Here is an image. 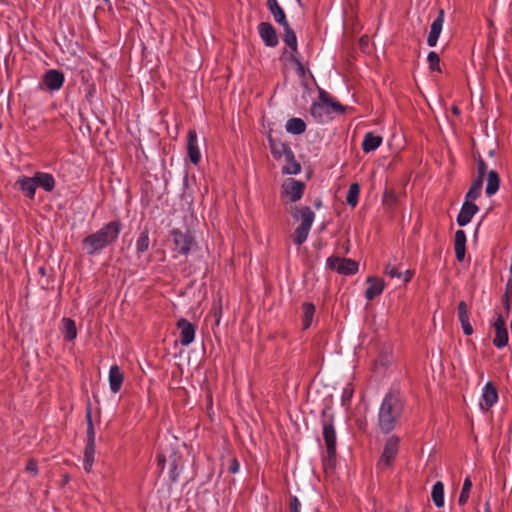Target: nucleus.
Here are the masks:
<instances>
[{"mask_svg": "<svg viewBox=\"0 0 512 512\" xmlns=\"http://www.w3.org/2000/svg\"><path fill=\"white\" fill-rule=\"evenodd\" d=\"M122 225L120 221H111L98 231L89 234L82 240V249L87 255H95L111 245L118 238Z\"/></svg>", "mask_w": 512, "mask_h": 512, "instance_id": "obj_1", "label": "nucleus"}, {"mask_svg": "<svg viewBox=\"0 0 512 512\" xmlns=\"http://www.w3.org/2000/svg\"><path fill=\"white\" fill-rule=\"evenodd\" d=\"M404 403L397 393H388L384 397L378 413V426L387 434L395 429L402 416Z\"/></svg>", "mask_w": 512, "mask_h": 512, "instance_id": "obj_2", "label": "nucleus"}, {"mask_svg": "<svg viewBox=\"0 0 512 512\" xmlns=\"http://www.w3.org/2000/svg\"><path fill=\"white\" fill-rule=\"evenodd\" d=\"M323 438L326 446V454L323 456V467L325 471L333 470L336 466V431L334 428V417L330 408L325 407L321 413Z\"/></svg>", "mask_w": 512, "mask_h": 512, "instance_id": "obj_3", "label": "nucleus"}, {"mask_svg": "<svg viewBox=\"0 0 512 512\" xmlns=\"http://www.w3.org/2000/svg\"><path fill=\"white\" fill-rule=\"evenodd\" d=\"M292 216L295 219H301V223L295 229L291 238L296 245H302L307 240L315 214L310 207L304 206L299 210L295 208V211L292 212Z\"/></svg>", "mask_w": 512, "mask_h": 512, "instance_id": "obj_4", "label": "nucleus"}, {"mask_svg": "<svg viewBox=\"0 0 512 512\" xmlns=\"http://www.w3.org/2000/svg\"><path fill=\"white\" fill-rule=\"evenodd\" d=\"M400 439L399 437L392 435L390 436L384 445L383 452L378 460L377 467L384 470L390 467L398 453Z\"/></svg>", "mask_w": 512, "mask_h": 512, "instance_id": "obj_5", "label": "nucleus"}, {"mask_svg": "<svg viewBox=\"0 0 512 512\" xmlns=\"http://www.w3.org/2000/svg\"><path fill=\"white\" fill-rule=\"evenodd\" d=\"M327 266L343 275H353L358 271V263L352 259L337 256L327 259Z\"/></svg>", "mask_w": 512, "mask_h": 512, "instance_id": "obj_6", "label": "nucleus"}, {"mask_svg": "<svg viewBox=\"0 0 512 512\" xmlns=\"http://www.w3.org/2000/svg\"><path fill=\"white\" fill-rule=\"evenodd\" d=\"M175 250L182 255H187L194 244V239L189 232H182L179 229H173L171 231Z\"/></svg>", "mask_w": 512, "mask_h": 512, "instance_id": "obj_7", "label": "nucleus"}, {"mask_svg": "<svg viewBox=\"0 0 512 512\" xmlns=\"http://www.w3.org/2000/svg\"><path fill=\"white\" fill-rule=\"evenodd\" d=\"M284 193L289 197L291 202L300 200L305 190V183L293 178L287 179L282 185Z\"/></svg>", "mask_w": 512, "mask_h": 512, "instance_id": "obj_8", "label": "nucleus"}, {"mask_svg": "<svg viewBox=\"0 0 512 512\" xmlns=\"http://www.w3.org/2000/svg\"><path fill=\"white\" fill-rule=\"evenodd\" d=\"M64 74L63 72L57 70V69H50L45 72L43 75V83L46 86V88L50 91H57L61 89V87L64 84Z\"/></svg>", "mask_w": 512, "mask_h": 512, "instance_id": "obj_9", "label": "nucleus"}, {"mask_svg": "<svg viewBox=\"0 0 512 512\" xmlns=\"http://www.w3.org/2000/svg\"><path fill=\"white\" fill-rule=\"evenodd\" d=\"M177 327L180 330L179 341L183 346H188L194 341L196 327L185 318H181L177 322Z\"/></svg>", "mask_w": 512, "mask_h": 512, "instance_id": "obj_10", "label": "nucleus"}, {"mask_svg": "<svg viewBox=\"0 0 512 512\" xmlns=\"http://www.w3.org/2000/svg\"><path fill=\"white\" fill-rule=\"evenodd\" d=\"M482 402L480 406L483 410L488 411L498 401V391L492 382H487L483 388Z\"/></svg>", "mask_w": 512, "mask_h": 512, "instance_id": "obj_11", "label": "nucleus"}, {"mask_svg": "<svg viewBox=\"0 0 512 512\" xmlns=\"http://www.w3.org/2000/svg\"><path fill=\"white\" fill-rule=\"evenodd\" d=\"M258 32L263 42L269 47L278 44V37L275 28L268 22H261L258 25Z\"/></svg>", "mask_w": 512, "mask_h": 512, "instance_id": "obj_12", "label": "nucleus"}, {"mask_svg": "<svg viewBox=\"0 0 512 512\" xmlns=\"http://www.w3.org/2000/svg\"><path fill=\"white\" fill-rule=\"evenodd\" d=\"M187 153L189 160L197 165L201 159V153L197 142V133L195 130L190 129L187 134Z\"/></svg>", "mask_w": 512, "mask_h": 512, "instance_id": "obj_13", "label": "nucleus"}, {"mask_svg": "<svg viewBox=\"0 0 512 512\" xmlns=\"http://www.w3.org/2000/svg\"><path fill=\"white\" fill-rule=\"evenodd\" d=\"M495 337L493 344L497 348H502L508 343V332L505 326V321L501 315H498L496 322L494 323Z\"/></svg>", "mask_w": 512, "mask_h": 512, "instance_id": "obj_14", "label": "nucleus"}, {"mask_svg": "<svg viewBox=\"0 0 512 512\" xmlns=\"http://www.w3.org/2000/svg\"><path fill=\"white\" fill-rule=\"evenodd\" d=\"M444 23V10L440 9L437 18L432 22L430 32L427 38V44L434 47L437 44L439 35Z\"/></svg>", "mask_w": 512, "mask_h": 512, "instance_id": "obj_15", "label": "nucleus"}, {"mask_svg": "<svg viewBox=\"0 0 512 512\" xmlns=\"http://www.w3.org/2000/svg\"><path fill=\"white\" fill-rule=\"evenodd\" d=\"M367 283L369 286L365 291V297L368 301H371L383 292L385 283L383 279L376 276H369Z\"/></svg>", "mask_w": 512, "mask_h": 512, "instance_id": "obj_16", "label": "nucleus"}, {"mask_svg": "<svg viewBox=\"0 0 512 512\" xmlns=\"http://www.w3.org/2000/svg\"><path fill=\"white\" fill-rule=\"evenodd\" d=\"M479 208L472 202H464L461 210L457 216V223L459 226L467 225L472 217L478 212Z\"/></svg>", "mask_w": 512, "mask_h": 512, "instance_id": "obj_17", "label": "nucleus"}, {"mask_svg": "<svg viewBox=\"0 0 512 512\" xmlns=\"http://www.w3.org/2000/svg\"><path fill=\"white\" fill-rule=\"evenodd\" d=\"M124 381V373L118 365L111 366L109 370V386L113 393L120 391Z\"/></svg>", "mask_w": 512, "mask_h": 512, "instance_id": "obj_18", "label": "nucleus"}, {"mask_svg": "<svg viewBox=\"0 0 512 512\" xmlns=\"http://www.w3.org/2000/svg\"><path fill=\"white\" fill-rule=\"evenodd\" d=\"M454 250L456 259L462 262L466 252V234L463 230H457L455 233Z\"/></svg>", "mask_w": 512, "mask_h": 512, "instance_id": "obj_19", "label": "nucleus"}, {"mask_svg": "<svg viewBox=\"0 0 512 512\" xmlns=\"http://www.w3.org/2000/svg\"><path fill=\"white\" fill-rule=\"evenodd\" d=\"M268 140L271 153L275 159L285 158L288 155V151H292L288 144L273 139L271 136H269Z\"/></svg>", "mask_w": 512, "mask_h": 512, "instance_id": "obj_20", "label": "nucleus"}, {"mask_svg": "<svg viewBox=\"0 0 512 512\" xmlns=\"http://www.w3.org/2000/svg\"><path fill=\"white\" fill-rule=\"evenodd\" d=\"M33 177L37 187H41L47 192H51L54 189L55 179L51 174L36 172Z\"/></svg>", "mask_w": 512, "mask_h": 512, "instance_id": "obj_21", "label": "nucleus"}, {"mask_svg": "<svg viewBox=\"0 0 512 512\" xmlns=\"http://www.w3.org/2000/svg\"><path fill=\"white\" fill-rule=\"evenodd\" d=\"M382 137L379 135H375L372 132H368L365 134L363 142H362V150L365 153L372 152L376 150L382 144Z\"/></svg>", "mask_w": 512, "mask_h": 512, "instance_id": "obj_22", "label": "nucleus"}, {"mask_svg": "<svg viewBox=\"0 0 512 512\" xmlns=\"http://www.w3.org/2000/svg\"><path fill=\"white\" fill-rule=\"evenodd\" d=\"M301 165L295 159L293 151H288V155L285 157V165L282 168V173L287 175H295L300 173Z\"/></svg>", "mask_w": 512, "mask_h": 512, "instance_id": "obj_23", "label": "nucleus"}, {"mask_svg": "<svg viewBox=\"0 0 512 512\" xmlns=\"http://www.w3.org/2000/svg\"><path fill=\"white\" fill-rule=\"evenodd\" d=\"M267 6L277 23H279L282 26L285 23H288V21L286 20L285 13L278 4L277 0H267Z\"/></svg>", "mask_w": 512, "mask_h": 512, "instance_id": "obj_24", "label": "nucleus"}, {"mask_svg": "<svg viewBox=\"0 0 512 512\" xmlns=\"http://www.w3.org/2000/svg\"><path fill=\"white\" fill-rule=\"evenodd\" d=\"M20 186L21 191L30 199L34 198L36 190V182L34 177H24L17 182Z\"/></svg>", "mask_w": 512, "mask_h": 512, "instance_id": "obj_25", "label": "nucleus"}, {"mask_svg": "<svg viewBox=\"0 0 512 512\" xmlns=\"http://www.w3.org/2000/svg\"><path fill=\"white\" fill-rule=\"evenodd\" d=\"M499 185L500 178L498 173L495 170L489 171L487 174V185L485 190L486 194L488 196L494 195L498 191Z\"/></svg>", "mask_w": 512, "mask_h": 512, "instance_id": "obj_26", "label": "nucleus"}, {"mask_svg": "<svg viewBox=\"0 0 512 512\" xmlns=\"http://www.w3.org/2000/svg\"><path fill=\"white\" fill-rule=\"evenodd\" d=\"M286 130L287 132L294 134V135H300L305 132L306 130V124L301 118H291L286 123Z\"/></svg>", "mask_w": 512, "mask_h": 512, "instance_id": "obj_27", "label": "nucleus"}, {"mask_svg": "<svg viewBox=\"0 0 512 512\" xmlns=\"http://www.w3.org/2000/svg\"><path fill=\"white\" fill-rule=\"evenodd\" d=\"M64 330L63 336L66 341H72L77 336V329L75 321L71 318H63L62 319Z\"/></svg>", "mask_w": 512, "mask_h": 512, "instance_id": "obj_28", "label": "nucleus"}, {"mask_svg": "<svg viewBox=\"0 0 512 512\" xmlns=\"http://www.w3.org/2000/svg\"><path fill=\"white\" fill-rule=\"evenodd\" d=\"M95 455V444H86L84 449L83 467L89 473L92 470Z\"/></svg>", "mask_w": 512, "mask_h": 512, "instance_id": "obj_29", "label": "nucleus"}, {"mask_svg": "<svg viewBox=\"0 0 512 512\" xmlns=\"http://www.w3.org/2000/svg\"><path fill=\"white\" fill-rule=\"evenodd\" d=\"M431 497L437 507L444 505V484L441 481H437L433 485Z\"/></svg>", "mask_w": 512, "mask_h": 512, "instance_id": "obj_30", "label": "nucleus"}, {"mask_svg": "<svg viewBox=\"0 0 512 512\" xmlns=\"http://www.w3.org/2000/svg\"><path fill=\"white\" fill-rule=\"evenodd\" d=\"M284 28V37L283 41L285 44L290 47L294 52L297 51V38L293 29L290 27L289 23H285L283 25Z\"/></svg>", "mask_w": 512, "mask_h": 512, "instance_id": "obj_31", "label": "nucleus"}, {"mask_svg": "<svg viewBox=\"0 0 512 512\" xmlns=\"http://www.w3.org/2000/svg\"><path fill=\"white\" fill-rule=\"evenodd\" d=\"M303 319L302 326L304 329H308L311 326L313 316L315 314V306L312 303L305 302L302 305Z\"/></svg>", "mask_w": 512, "mask_h": 512, "instance_id": "obj_32", "label": "nucleus"}, {"mask_svg": "<svg viewBox=\"0 0 512 512\" xmlns=\"http://www.w3.org/2000/svg\"><path fill=\"white\" fill-rule=\"evenodd\" d=\"M483 182H481L480 179H474L468 192L465 196V202H472L475 201L479 195L481 194Z\"/></svg>", "mask_w": 512, "mask_h": 512, "instance_id": "obj_33", "label": "nucleus"}, {"mask_svg": "<svg viewBox=\"0 0 512 512\" xmlns=\"http://www.w3.org/2000/svg\"><path fill=\"white\" fill-rule=\"evenodd\" d=\"M150 240H149V231L145 228L139 235L136 241V250L138 254H142L149 249Z\"/></svg>", "mask_w": 512, "mask_h": 512, "instance_id": "obj_34", "label": "nucleus"}, {"mask_svg": "<svg viewBox=\"0 0 512 512\" xmlns=\"http://www.w3.org/2000/svg\"><path fill=\"white\" fill-rule=\"evenodd\" d=\"M360 193V186L358 183H353L350 185L347 196H346V202L352 206L355 207L358 204V198Z\"/></svg>", "mask_w": 512, "mask_h": 512, "instance_id": "obj_35", "label": "nucleus"}, {"mask_svg": "<svg viewBox=\"0 0 512 512\" xmlns=\"http://www.w3.org/2000/svg\"><path fill=\"white\" fill-rule=\"evenodd\" d=\"M471 488H472V481L470 480V478L467 477L464 480L462 490H461V493L459 496V500H458L459 505H464L467 503V501L469 499V493H470Z\"/></svg>", "mask_w": 512, "mask_h": 512, "instance_id": "obj_36", "label": "nucleus"}, {"mask_svg": "<svg viewBox=\"0 0 512 512\" xmlns=\"http://www.w3.org/2000/svg\"><path fill=\"white\" fill-rule=\"evenodd\" d=\"M427 61H428L430 70L440 72V58L436 52H434V51L429 52V54L427 56Z\"/></svg>", "mask_w": 512, "mask_h": 512, "instance_id": "obj_37", "label": "nucleus"}, {"mask_svg": "<svg viewBox=\"0 0 512 512\" xmlns=\"http://www.w3.org/2000/svg\"><path fill=\"white\" fill-rule=\"evenodd\" d=\"M384 274L390 278H401L402 272L390 262L384 268Z\"/></svg>", "mask_w": 512, "mask_h": 512, "instance_id": "obj_38", "label": "nucleus"}, {"mask_svg": "<svg viewBox=\"0 0 512 512\" xmlns=\"http://www.w3.org/2000/svg\"><path fill=\"white\" fill-rule=\"evenodd\" d=\"M487 173V165L481 156L477 159V177L475 179H480L483 182L485 175Z\"/></svg>", "mask_w": 512, "mask_h": 512, "instance_id": "obj_39", "label": "nucleus"}, {"mask_svg": "<svg viewBox=\"0 0 512 512\" xmlns=\"http://www.w3.org/2000/svg\"><path fill=\"white\" fill-rule=\"evenodd\" d=\"M211 314L215 318V324L219 325L220 319L222 316V304H221V298L218 299L217 303L213 304V307L211 309Z\"/></svg>", "mask_w": 512, "mask_h": 512, "instance_id": "obj_40", "label": "nucleus"}, {"mask_svg": "<svg viewBox=\"0 0 512 512\" xmlns=\"http://www.w3.org/2000/svg\"><path fill=\"white\" fill-rule=\"evenodd\" d=\"M468 307L465 301H460L458 304V319H465L468 318Z\"/></svg>", "mask_w": 512, "mask_h": 512, "instance_id": "obj_41", "label": "nucleus"}, {"mask_svg": "<svg viewBox=\"0 0 512 512\" xmlns=\"http://www.w3.org/2000/svg\"><path fill=\"white\" fill-rule=\"evenodd\" d=\"M324 106L321 103H313L311 106V113L314 117H322Z\"/></svg>", "mask_w": 512, "mask_h": 512, "instance_id": "obj_42", "label": "nucleus"}, {"mask_svg": "<svg viewBox=\"0 0 512 512\" xmlns=\"http://www.w3.org/2000/svg\"><path fill=\"white\" fill-rule=\"evenodd\" d=\"M465 335H471L473 333V328L469 322V317L465 319L459 320Z\"/></svg>", "mask_w": 512, "mask_h": 512, "instance_id": "obj_43", "label": "nucleus"}, {"mask_svg": "<svg viewBox=\"0 0 512 512\" xmlns=\"http://www.w3.org/2000/svg\"><path fill=\"white\" fill-rule=\"evenodd\" d=\"M86 444H95V429L93 423L87 425V442Z\"/></svg>", "mask_w": 512, "mask_h": 512, "instance_id": "obj_44", "label": "nucleus"}, {"mask_svg": "<svg viewBox=\"0 0 512 512\" xmlns=\"http://www.w3.org/2000/svg\"><path fill=\"white\" fill-rule=\"evenodd\" d=\"M179 473L177 471V462L174 459L171 463V470H170V479L172 482H176L178 480Z\"/></svg>", "mask_w": 512, "mask_h": 512, "instance_id": "obj_45", "label": "nucleus"}, {"mask_svg": "<svg viewBox=\"0 0 512 512\" xmlns=\"http://www.w3.org/2000/svg\"><path fill=\"white\" fill-rule=\"evenodd\" d=\"M319 99L322 102V105L323 104L330 105L333 100V98L327 92H325L323 90H320V92H319Z\"/></svg>", "mask_w": 512, "mask_h": 512, "instance_id": "obj_46", "label": "nucleus"}, {"mask_svg": "<svg viewBox=\"0 0 512 512\" xmlns=\"http://www.w3.org/2000/svg\"><path fill=\"white\" fill-rule=\"evenodd\" d=\"M300 502L296 496L290 498V510L291 512H300Z\"/></svg>", "mask_w": 512, "mask_h": 512, "instance_id": "obj_47", "label": "nucleus"}, {"mask_svg": "<svg viewBox=\"0 0 512 512\" xmlns=\"http://www.w3.org/2000/svg\"><path fill=\"white\" fill-rule=\"evenodd\" d=\"M26 470L37 474V462L34 459L29 460L26 465Z\"/></svg>", "mask_w": 512, "mask_h": 512, "instance_id": "obj_48", "label": "nucleus"}, {"mask_svg": "<svg viewBox=\"0 0 512 512\" xmlns=\"http://www.w3.org/2000/svg\"><path fill=\"white\" fill-rule=\"evenodd\" d=\"M239 467H240V465H239L238 460L236 458H233L231 460V464L229 466V472L233 473V474L237 473L239 471Z\"/></svg>", "mask_w": 512, "mask_h": 512, "instance_id": "obj_49", "label": "nucleus"}, {"mask_svg": "<svg viewBox=\"0 0 512 512\" xmlns=\"http://www.w3.org/2000/svg\"><path fill=\"white\" fill-rule=\"evenodd\" d=\"M329 106H331L334 111L339 113H343L345 111L344 107L339 102L334 100H332Z\"/></svg>", "mask_w": 512, "mask_h": 512, "instance_id": "obj_50", "label": "nucleus"}, {"mask_svg": "<svg viewBox=\"0 0 512 512\" xmlns=\"http://www.w3.org/2000/svg\"><path fill=\"white\" fill-rule=\"evenodd\" d=\"M402 276L404 283H408L413 277V272L410 270H406L404 273H402Z\"/></svg>", "mask_w": 512, "mask_h": 512, "instance_id": "obj_51", "label": "nucleus"}, {"mask_svg": "<svg viewBox=\"0 0 512 512\" xmlns=\"http://www.w3.org/2000/svg\"><path fill=\"white\" fill-rule=\"evenodd\" d=\"M157 460H158V466L160 467V469L162 471L164 469V467H165L166 458H165L164 455L159 454L158 457H157Z\"/></svg>", "mask_w": 512, "mask_h": 512, "instance_id": "obj_52", "label": "nucleus"}, {"mask_svg": "<svg viewBox=\"0 0 512 512\" xmlns=\"http://www.w3.org/2000/svg\"><path fill=\"white\" fill-rule=\"evenodd\" d=\"M291 61L294 62L298 66L299 71L303 74L304 68H303L302 63L293 55L291 56Z\"/></svg>", "mask_w": 512, "mask_h": 512, "instance_id": "obj_53", "label": "nucleus"}, {"mask_svg": "<svg viewBox=\"0 0 512 512\" xmlns=\"http://www.w3.org/2000/svg\"><path fill=\"white\" fill-rule=\"evenodd\" d=\"M86 421H87V425H90V423H93V421H92V412H91V408L90 407H88L87 411H86Z\"/></svg>", "mask_w": 512, "mask_h": 512, "instance_id": "obj_54", "label": "nucleus"}, {"mask_svg": "<svg viewBox=\"0 0 512 512\" xmlns=\"http://www.w3.org/2000/svg\"><path fill=\"white\" fill-rule=\"evenodd\" d=\"M352 396V390L351 389H348V388H345L344 389V392H343V397H347V398H350Z\"/></svg>", "mask_w": 512, "mask_h": 512, "instance_id": "obj_55", "label": "nucleus"}, {"mask_svg": "<svg viewBox=\"0 0 512 512\" xmlns=\"http://www.w3.org/2000/svg\"><path fill=\"white\" fill-rule=\"evenodd\" d=\"M384 197H385V199H386V200L388 199V197H389V199L394 200L393 193H392V192H389V191H385V193H384Z\"/></svg>", "mask_w": 512, "mask_h": 512, "instance_id": "obj_56", "label": "nucleus"}, {"mask_svg": "<svg viewBox=\"0 0 512 512\" xmlns=\"http://www.w3.org/2000/svg\"><path fill=\"white\" fill-rule=\"evenodd\" d=\"M451 111H452V113L454 115H459L460 114V109L457 106H453Z\"/></svg>", "mask_w": 512, "mask_h": 512, "instance_id": "obj_57", "label": "nucleus"}, {"mask_svg": "<svg viewBox=\"0 0 512 512\" xmlns=\"http://www.w3.org/2000/svg\"><path fill=\"white\" fill-rule=\"evenodd\" d=\"M360 44L361 45H367L368 44V38L367 37H361Z\"/></svg>", "mask_w": 512, "mask_h": 512, "instance_id": "obj_58", "label": "nucleus"}, {"mask_svg": "<svg viewBox=\"0 0 512 512\" xmlns=\"http://www.w3.org/2000/svg\"><path fill=\"white\" fill-rule=\"evenodd\" d=\"M485 511L486 512H491V510L489 508V503L488 502H486V504H485Z\"/></svg>", "mask_w": 512, "mask_h": 512, "instance_id": "obj_59", "label": "nucleus"}, {"mask_svg": "<svg viewBox=\"0 0 512 512\" xmlns=\"http://www.w3.org/2000/svg\"><path fill=\"white\" fill-rule=\"evenodd\" d=\"M320 205H321V202H320V201H318V202H316V203H315V206H316V207H320Z\"/></svg>", "mask_w": 512, "mask_h": 512, "instance_id": "obj_60", "label": "nucleus"}, {"mask_svg": "<svg viewBox=\"0 0 512 512\" xmlns=\"http://www.w3.org/2000/svg\"><path fill=\"white\" fill-rule=\"evenodd\" d=\"M298 2H300V0H297Z\"/></svg>", "mask_w": 512, "mask_h": 512, "instance_id": "obj_61", "label": "nucleus"}]
</instances>
